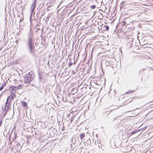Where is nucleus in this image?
I'll return each mask as SVG.
<instances>
[{
	"instance_id": "obj_22",
	"label": "nucleus",
	"mask_w": 153,
	"mask_h": 153,
	"mask_svg": "<svg viewBox=\"0 0 153 153\" xmlns=\"http://www.w3.org/2000/svg\"><path fill=\"white\" fill-rule=\"evenodd\" d=\"M14 136L12 138V139L13 140H14L16 139V138L17 137V134L16 133V132H15L14 133Z\"/></svg>"
},
{
	"instance_id": "obj_12",
	"label": "nucleus",
	"mask_w": 153,
	"mask_h": 153,
	"mask_svg": "<svg viewBox=\"0 0 153 153\" xmlns=\"http://www.w3.org/2000/svg\"><path fill=\"white\" fill-rule=\"evenodd\" d=\"M145 128V127L143 128H141L137 130H135L134 131H132L130 134V136H131V135H132L133 134H134L139 132L141 131L143 129H144V128Z\"/></svg>"
},
{
	"instance_id": "obj_50",
	"label": "nucleus",
	"mask_w": 153,
	"mask_h": 153,
	"mask_svg": "<svg viewBox=\"0 0 153 153\" xmlns=\"http://www.w3.org/2000/svg\"><path fill=\"white\" fill-rule=\"evenodd\" d=\"M6 18H5V20L6 21V22H7V20H6Z\"/></svg>"
},
{
	"instance_id": "obj_56",
	"label": "nucleus",
	"mask_w": 153,
	"mask_h": 153,
	"mask_svg": "<svg viewBox=\"0 0 153 153\" xmlns=\"http://www.w3.org/2000/svg\"><path fill=\"white\" fill-rule=\"evenodd\" d=\"M17 93L19 94V93L18 92V91H17Z\"/></svg>"
},
{
	"instance_id": "obj_7",
	"label": "nucleus",
	"mask_w": 153,
	"mask_h": 153,
	"mask_svg": "<svg viewBox=\"0 0 153 153\" xmlns=\"http://www.w3.org/2000/svg\"><path fill=\"white\" fill-rule=\"evenodd\" d=\"M57 130L55 128H53L51 131L50 132V135L52 137L55 135H57Z\"/></svg>"
},
{
	"instance_id": "obj_47",
	"label": "nucleus",
	"mask_w": 153,
	"mask_h": 153,
	"mask_svg": "<svg viewBox=\"0 0 153 153\" xmlns=\"http://www.w3.org/2000/svg\"><path fill=\"white\" fill-rule=\"evenodd\" d=\"M80 65V64H79L78 65V66H77V68H78V66H79V65Z\"/></svg>"
},
{
	"instance_id": "obj_35",
	"label": "nucleus",
	"mask_w": 153,
	"mask_h": 153,
	"mask_svg": "<svg viewBox=\"0 0 153 153\" xmlns=\"http://www.w3.org/2000/svg\"><path fill=\"white\" fill-rule=\"evenodd\" d=\"M21 32V31H19V32H18V33H17L16 34H17L18 35H19V33H20V32Z\"/></svg>"
},
{
	"instance_id": "obj_33",
	"label": "nucleus",
	"mask_w": 153,
	"mask_h": 153,
	"mask_svg": "<svg viewBox=\"0 0 153 153\" xmlns=\"http://www.w3.org/2000/svg\"><path fill=\"white\" fill-rule=\"evenodd\" d=\"M74 139V137L72 138L71 140V142H72V144H74V142H73V139Z\"/></svg>"
},
{
	"instance_id": "obj_25",
	"label": "nucleus",
	"mask_w": 153,
	"mask_h": 153,
	"mask_svg": "<svg viewBox=\"0 0 153 153\" xmlns=\"http://www.w3.org/2000/svg\"><path fill=\"white\" fill-rule=\"evenodd\" d=\"M134 90H129L127 92H126L125 93V94H128V93H132L134 92Z\"/></svg>"
},
{
	"instance_id": "obj_43",
	"label": "nucleus",
	"mask_w": 153,
	"mask_h": 153,
	"mask_svg": "<svg viewBox=\"0 0 153 153\" xmlns=\"http://www.w3.org/2000/svg\"><path fill=\"white\" fill-rule=\"evenodd\" d=\"M112 110H111L110 112H109L108 113V114H107V116L110 113V112H111V111Z\"/></svg>"
},
{
	"instance_id": "obj_45",
	"label": "nucleus",
	"mask_w": 153,
	"mask_h": 153,
	"mask_svg": "<svg viewBox=\"0 0 153 153\" xmlns=\"http://www.w3.org/2000/svg\"><path fill=\"white\" fill-rule=\"evenodd\" d=\"M124 105H125L126 104V102H124Z\"/></svg>"
},
{
	"instance_id": "obj_38",
	"label": "nucleus",
	"mask_w": 153,
	"mask_h": 153,
	"mask_svg": "<svg viewBox=\"0 0 153 153\" xmlns=\"http://www.w3.org/2000/svg\"><path fill=\"white\" fill-rule=\"evenodd\" d=\"M96 13V11L94 12H93L94 15H95Z\"/></svg>"
},
{
	"instance_id": "obj_9",
	"label": "nucleus",
	"mask_w": 153,
	"mask_h": 153,
	"mask_svg": "<svg viewBox=\"0 0 153 153\" xmlns=\"http://www.w3.org/2000/svg\"><path fill=\"white\" fill-rule=\"evenodd\" d=\"M76 61H75V57L74 56L73 59H70V61L68 63L69 67H70L71 65L73 64H75L76 63Z\"/></svg>"
},
{
	"instance_id": "obj_61",
	"label": "nucleus",
	"mask_w": 153,
	"mask_h": 153,
	"mask_svg": "<svg viewBox=\"0 0 153 153\" xmlns=\"http://www.w3.org/2000/svg\"><path fill=\"white\" fill-rule=\"evenodd\" d=\"M35 0V1H36V0Z\"/></svg>"
},
{
	"instance_id": "obj_20",
	"label": "nucleus",
	"mask_w": 153,
	"mask_h": 153,
	"mask_svg": "<svg viewBox=\"0 0 153 153\" xmlns=\"http://www.w3.org/2000/svg\"><path fill=\"white\" fill-rule=\"evenodd\" d=\"M24 85L23 84H21L20 85H19L17 87V88L18 89H21L23 88L22 87Z\"/></svg>"
},
{
	"instance_id": "obj_11",
	"label": "nucleus",
	"mask_w": 153,
	"mask_h": 153,
	"mask_svg": "<svg viewBox=\"0 0 153 153\" xmlns=\"http://www.w3.org/2000/svg\"><path fill=\"white\" fill-rule=\"evenodd\" d=\"M39 16L42 17L43 16L45 13V8L42 9H39Z\"/></svg>"
},
{
	"instance_id": "obj_37",
	"label": "nucleus",
	"mask_w": 153,
	"mask_h": 153,
	"mask_svg": "<svg viewBox=\"0 0 153 153\" xmlns=\"http://www.w3.org/2000/svg\"><path fill=\"white\" fill-rule=\"evenodd\" d=\"M4 93V91H3L1 92V94L0 95V97L2 96V94Z\"/></svg>"
},
{
	"instance_id": "obj_36",
	"label": "nucleus",
	"mask_w": 153,
	"mask_h": 153,
	"mask_svg": "<svg viewBox=\"0 0 153 153\" xmlns=\"http://www.w3.org/2000/svg\"><path fill=\"white\" fill-rule=\"evenodd\" d=\"M9 88H8V89H7V88H6L5 89V90H4V91H7V90H9Z\"/></svg>"
},
{
	"instance_id": "obj_10",
	"label": "nucleus",
	"mask_w": 153,
	"mask_h": 153,
	"mask_svg": "<svg viewBox=\"0 0 153 153\" xmlns=\"http://www.w3.org/2000/svg\"><path fill=\"white\" fill-rule=\"evenodd\" d=\"M85 136V134L84 133H82L80 135V138L78 140V144H79L80 145L82 142V140L84 137Z\"/></svg>"
},
{
	"instance_id": "obj_40",
	"label": "nucleus",
	"mask_w": 153,
	"mask_h": 153,
	"mask_svg": "<svg viewBox=\"0 0 153 153\" xmlns=\"http://www.w3.org/2000/svg\"><path fill=\"white\" fill-rule=\"evenodd\" d=\"M94 83L97 85H98L97 82H94Z\"/></svg>"
},
{
	"instance_id": "obj_29",
	"label": "nucleus",
	"mask_w": 153,
	"mask_h": 153,
	"mask_svg": "<svg viewBox=\"0 0 153 153\" xmlns=\"http://www.w3.org/2000/svg\"><path fill=\"white\" fill-rule=\"evenodd\" d=\"M96 6L95 5H92L91 6V8L92 9H94L96 8Z\"/></svg>"
},
{
	"instance_id": "obj_18",
	"label": "nucleus",
	"mask_w": 153,
	"mask_h": 153,
	"mask_svg": "<svg viewBox=\"0 0 153 153\" xmlns=\"http://www.w3.org/2000/svg\"><path fill=\"white\" fill-rule=\"evenodd\" d=\"M44 6V4H43V3H40V4H39L38 5V8H39V9H42V8H43V7Z\"/></svg>"
},
{
	"instance_id": "obj_46",
	"label": "nucleus",
	"mask_w": 153,
	"mask_h": 153,
	"mask_svg": "<svg viewBox=\"0 0 153 153\" xmlns=\"http://www.w3.org/2000/svg\"><path fill=\"white\" fill-rule=\"evenodd\" d=\"M119 117V116H117L115 118H116V119H117V117Z\"/></svg>"
},
{
	"instance_id": "obj_23",
	"label": "nucleus",
	"mask_w": 153,
	"mask_h": 153,
	"mask_svg": "<svg viewBox=\"0 0 153 153\" xmlns=\"http://www.w3.org/2000/svg\"><path fill=\"white\" fill-rule=\"evenodd\" d=\"M10 95H11V97H10V102H11V100H13L14 98L16 97V96L15 95V94H12V95L10 94Z\"/></svg>"
},
{
	"instance_id": "obj_44",
	"label": "nucleus",
	"mask_w": 153,
	"mask_h": 153,
	"mask_svg": "<svg viewBox=\"0 0 153 153\" xmlns=\"http://www.w3.org/2000/svg\"><path fill=\"white\" fill-rule=\"evenodd\" d=\"M115 120H116L115 117L113 119V121H114Z\"/></svg>"
},
{
	"instance_id": "obj_27",
	"label": "nucleus",
	"mask_w": 153,
	"mask_h": 153,
	"mask_svg": "<svg viewBox=\"0 0 153 153\" xmlns=\"http://www.w3.org/2000/svg\"><path fill=\"white\" fill-rule=\"evenodd\" d=\"M36 5H31L30 7L35 10Z\"/></svg>"
},
{
	"instance_id": "obj_2",
	"label": "nucleus",
	"mask_w": 153,
	"mask_h": 153,
	"mask_svg": "<svg viewBox=\"0 0 153 153\" xmlns=\"http://www.w3.org/2000/svg\"><path fill=\"white\" fill-rule=\"evenodd\" d=\"M38 74V82L36 83V85H40L41 83H45L48 82V79L45 76H44V72L41 71L39 69L37 70Z\"/></svg>"
},
{
	"instance_id": "obj_31",
	"label": "nucleus",
	"mask_w": 153,
	"mask_h": 153,
	"mask_svg": "<svg viewBox=\"0 0 153 153\" xmlns=\"http://www.w3.org/2000/svg\"><path fill=\"white\" fill-rule=\"evenodd\" d=\"M36 29H37L38 30H39L40 29V28L39 27V25H36Z\"/></svg>"
},
{
	"instance_id": "obj_13",
	"label": "nucleus",
	"mask_w": 153,
	"mask_h": 153,
	"mask_svg": "<svg viewBox=\"0 0 153 153\" xmlns=\"http://www.w3.org/2000/svg\"><path fill=\"white\" fill-rule=\"evenodd\" d=\"M92 141L93 142V139L92 137H91V138H89L88 140L87 139L86 141H85V142L87 144V145H91ZM85 142H84V143Z\"/></svg>"
},
{
	"instance_id": "obj_51",
	"label": "nucleus",
	"mask_w": 153,
	"mask_h": 153,
	"mask_svg": "<svg viewBox=\"0 0 153 153\" xmlns=\"http://www.w3.org/2000/svg\"><path fill=\"white\" fill-rule=\"evenodd\" d=\"M152 101H153V100L151 102H152Z\"/></svg>"
},
{
	"instance_id": "obj_34",
	"label": "nucleus",
	"mask_w": 153,
	"mask_h": 153,
	"mask_svg": "<svg viewBox=\"0 0 153 153\" xmlns=\"http://www.w3.org/2000/svg\"><path fill=\"white\" fill-rule=\"evenodd\" d=\"M76 146H75L73 148V149H72V150H76Z\"/></svg>"
},
{
	"instance_id": "obj_17",
	"label": "nucleus",
	"mask_w": 153,
	"mask_h": 153,
	"mask_svg": "<svg viewBox=\"0 0 153 153\" xmlns=\"http://www.w3.org/2000/svg\"><path fill=\"white\" fill-rule=\"evenodd\" d=\"M6 85V82H4V83L0 87V91H2L3 89L5 87Z\"/></svg>"
},
{
	"instance_id": "obj_1",
	"label": "nucleus",
	"mask_w": 153,
	"mask_h": 153,
	"mask_svg": "<svg viewBox=\"0 0 153 153\" xmlns=\"http://www.w3.org/2000/svg\"><path fill=\"white\" fill-rule=\"evenodd\" d=\"M35 39L34 38V33L32 31L31 26L28 33V37L26 40L27 48L29 53L32 56L35 55Z\"/></svg>"
},
{
	"instance_id": "obj_55",
	"label": "nucleus",
	"mask_w": 153,
	"mask_h": 153,
	"mask_svg": "<svg viewBox=\"0 0 153 153\" xmlns=\"http://www.w3.org/2000/svg\"><path fill=\"white\" fill-rule=\"evenodd\" d=\"M138 134L137 135V136H139V134Z\"/></svg>"
},
{
	"instance_id": "obj_14",
	"label": "nucleus",
	"mask_w": 153,
	"mask_h": 153,
	"mask_svg": "<svg viewBox=\"0 0 153 153\" xmlns=\"http://www.w3.org/2000/svg\"><path fill=\"white\" fill-rule=\"evenodd\" d=\"M133 29H134V27L133 26L130 27H128L126 31H127L128 32H130L131 31L133 30Z\"/></svg>"
},
{
	"instance_id": "obj_16",
	"label": "nucleus",
	"mask_w": 153,
	"mask_h": 153,
	"mask_svg": "<svg viewBox=\"0 0 153 153\" xmlns=\"http://www.w3.org/2000/svg\"><path fill=\"white\" fill-rule=\"evenodd\" d=\"M21 102L22 105L23 107H25L27 106V103L26 102L24 101H22Z\"/></svg>"
},
{
	"instance_id": "obj_41",
	"label": "nucleus",
	"mask_w": 153,
	"mask_h": 153,
	"mask_svg": "<svg viewBox=\"0 0 153 153\" xmlns=\"http://www.w3.org/2000/svg\"><path fill=\"white\" fill-rule=\"evenodd\" d=\"M125 26H125V25H123V26H122V28H125Z\"/></svg>"
},
{
	"instance_id": "obj_42",
	"label": "nucleus",
	"mask_w": 153,
	"mask_h": 153,
	"mask_svg": "<svg viewBox=\"0 0 153 153\" xmlns=\"http://www.w3.org/2000/svg\"><path fill=\"white\" fill-rule=\"evenodd\" d=\"M36 17H37L36 19V18H35V19H35L36 20H37L39 19H37V16Z\"/></svg>"
},
{
	"instance_id": "obj_52",
	"label": "nucleus",
	"mask_w": 153,
	"mask_h": 153,
	"mask_svg": "<svg viewBox=\"0 0 153 153\" xmlns=\"http://www.w3.org/2000/svg\"><path fill=\"white\" fill-rule=\"evenodd\" d=\"M99 10H101V9H100Z\"/></svg>"
},
{
	"instance_id": "obj_24",
	"label": "nucleus",
	"mask_w": 153,
	"mask_h": 153,
	"mask_svg": "<svg viewBox=\"0 0 153 153\" xmlns=\"http://www.w3.org/2000/svg\"><path fill=\"white\" fill-rule=\"evenodd\" d=\"M39 10L38 11L36 14V17H35L34 18H36V17L37 16V19L39 18Z\"/></svg>"
},
{
	"instance_id": "obj_54",
	"label": "nucleus",
	"mask_w": 153,
	"mask_h": 153,
	"mask_svg": "<svg viewBox=\"0 0 153 153\" xmlns=\"http://www.w3.org/2000/svg\"><path fill=\"white\" fill-rule=\"evenodd\" d=\"M118 108H119V107H118L117 108H116V109Z\"/></svg>"
},
{
	"instance_id": "obj_3",
	"label": "nucleus",
	"mask_w": 153,
	"mask_h": 153,
	"mask_svg": "<svg viewBox=\"0 0 153 153\" xmlns=\"http://www.w3.org/2000/svg\"><path fill=\"white\" fill-rule=\"evenodd\" d=\"M35 76L34 72L32 71H30L24 76V83L26 84H29L33 80Z\"/></svg>"
},
{
	"instance_id": "obj_60",
	"label": "nucleus",
	"mask_w": 153,
	"mask_h": 153,
	"mask_svg": "<svg viewBox=\"0 0 153 153\" xmlns=\"http://www.w3.org/2000/svg\"><path fill=\"white\" fill-rule=\"evenodd\" d=\"M35 17H36V15H35Z\"/></svg>"
},
{
	"instance_id": "obj_58",
	"label": "nucleus",
	"mask_w": 153,
	"mask_h": 153,
	"mask_svg": "<svg viewBox=\"0 0 153 153\" xmlns=\"http://www.w3.org/2000/svg\"><path fill=\"white\" fill-rule=\"evenodd\" d=\"M91 87H89V88L91 89Z\"/></svg>"
},
{
	"instance_id": "obj_57",
	"label": "nucleus",
	"mask_w": 153,
	"mask_h": 153,
	"mask_svg": "<svg viewBox=\"0 0 153 153\" xmlns=\"http://www.w3.org/2000/svg\"><path fill=\"white\" fill-rule=\"evenodd\" d=\"M152 68V70L153 71V68Z\"/></svg>"
},
{
	"instance_id": "obj_19",
	"label": "nucleus",
	"mask_w": 153,
	"mask_h": 153,
	"mask_svg": "<svg viewBox=\"0 0 153 153\" xmlns=\"http://www.w3.org/2000/svg\"><path fill=\"white\" fill-rule=\"evenodd\" d=\"M79 139V137H76V136L75 138V142H74V144L76 143H77L78 144V140Z\"/></svg>"
},
{
	"instance_id": "obj_6",
	"label": "nucleus",
	"mask_w": 153,
	"mask_h": 153,
	"mask_svg": "<svg viewBox=\"0 0 153 153\" xmlns=\"http://www.w3.org/2000/svg\"><path fill=\"white\" fill-rule=\"evenodd\" d=\"M35 9H33L31 7H30V22L31 24L32 22V15H33V16L34 18H35V12L34 11Z\"/></svg>"
},
{
	"instance_id": "obj_26",
	"label": "nucleus",
	"mask_w": 153,
	"mask_h": 153,
	"mask_svg": "<svg viewBox=\"0 0 153 153\" xmlns=\"http://www.w3.org/2000/svg\"><path fill=\"white\" fill-rule=\"evenodd\" d=\"M36 1L35 0H33L32 2L31 5H36Z\"/></svg>"
},
{
	"instance_id": "obj_28",
	"label": "nucleus",
	"mask_w": 153,
	"mask_h": 153,
	"mask_svg": "<svg viewBox=\"0 0 153 153\" xmlns=\"http://www.w3.org/2000/svg\"><path fill=\"white\" fill-rule=\"evenodd\" d=\"M10 97H11L10 95L8 96V97L7 98V101H6V103H8V102H8L9 99H10Z\"/></svg>"
},
{
	"instance_id": "obj_39",
	"label": "nucleus",
	"mask_w": 153,
	"mask_h": 153,
	"mask_svg": "<svg viewBox=\"0 0 153 153\" xmlns=\"http://www.w3.org/2000/svg\"><path fill=\"white\" fill-rule=\"evenodd\" d=\"M42 18V17H40V16H39V21H40L41 20V19Z\"/></svg>"
},
{
	"instance_id": "obj_21",
	"label": "nucleus",
	"mask_w": 153,
	"mask_h": 153,
	"mask_svg": "<svg viewBox=\"0 0 153 153\" xmlns=\"http://www.w3.org/2000/svg\"><path fill=\"white\" fill-rule=\"evenodd\" d=\"M6 106H7V103H5V105L4 106V108L3 106H2V110L4 112H5V113H6Z\"/></svg>"
},
{
	"instance_id": "obj_5",
	"label": "nucleus",
	"mask_w": 153,
	"mask_h": 153,
	"mask_svg": "<svg viewBox=\"0 0 153 153\" xmlns=\"http://www.w3.org/2000/svg\"><path fill=\"white\" fill-rule=\"evenodd\" d=\"M9 89H10L11 93L10 94H15L16 91L17 89V87L15 86L10 85Z\"/></svg>"
},
{
	"instance_id": "obj_15",
	"label": "nucleus",
	"mask_w": 153,
	"mask_h": 153,
	"mask_svg": "<svg viewBox=\"0 0 153 153\" xmlns=\"http://www.w3.org/2000/svg\"><path fill=\"white\" fill-rule=\"evenodd\" d=\"M10 102H8V103H7V106H6V112H7L9 110V107L10 106Z\"/></svg>"
},
{
	"instance_id": "obj_30",
	"label": "nucleus",
	"mask_w": 153,
	"mask_h": 153,
	"mask_svg": "<svg viewBox=\"0 0 153 153\" xmlns=\"http://www.w3.org/2000/svg\"><path fill=\"white\" fill-rule=\"evenodd\" d=\"M37 82H36L34 84H31V85L33 86L36 87L37 85H36V84H35Z\"/></svg>"
},
{
	"instance_id": "obj_32",
	"label": "nucleus",
	"mask_w": 153,
	"mask_h": 153,
	"mask_svg": "<svg viewBox=\"0 0 153 153\" xmlns=\"http://www.w3.org/2000/svg\"><path fill=\"white\" fill-rule=\"evenodd\" d=\"M23 19H24V18H23L21 17L20 19V20H19V23H20L21 21H23Z\"/></svg>"
},
{
	"instance_id": "obj_49",
	"label": "nucleus",
	"mask_w": 153,
	"mask_h": 153,
	"mask_svg": "<svg viewBox=\"0 0 153 153\" xmlns=\"http://www.w3.org/2000/svg\"><path fill=\"white\" fill-rule=\"evenodd\" d=\"M95 88H97V86H95Z\"/></svg>"
},
{
	"instance_id": "obj_59",
	"label": "nucleus",
	"mask_w": 153,
	"mask_h": 153,
	"mask_svg": "<svg viewBox=\"0 0 153 153\" xmlns=\"http://www.w3.org/2000/svg\"><path fill=\"white\" fill-rule=\"evenodd\" d=\"M126 27H125V29H126Z\"/></svg>"
},
{
	"instance_id": "obj_8",
	"label": "nucleus",
	"mask_w": 153,
	"mask_h": 153,
	"mask_svg": "<svg viewBox=\"0 0 153 153\" xmlns=\"http://www.w3.org/2000/svg\"><path fill=\"white\" fill-rule=\"evenodd\" d=\"M101 29L102 30V31H108L109 30V27L108 25H105L102 24L100 25Z\"/></svg>"
},
{
	"instance_id": "obj_4",
	"label": "nucleus",
	"mask_w": 153,
	"mask_h": 153,
	"mask_svg": "<svg viewBox=\"0 0 153 153\" xmlns=\"http://www.w3.org/2000/svg\"><path fill=\"white\" fill-rule=\"evenodd\" d=\"M120 142L119 138H117L114 140V141L111 142V145L112 146H113L114 148H117L120 145Z\"/></svg>"
},
{
	"instance_id": "obj_53",
	"label": "nucleus",
	"mask_w": 153,
	"mask_h": 153,
	"mask_svg": "<svg viewBox=\"0 0 153 153\" xmlns=\"http://www.w3.org/2000/svg\"><path fill=\"white\" fill-rule=\"evenodd\" d=\"M142 79H143V78H141V80H142Z\"/></svg>"
},
{
	"instance_id": "obj_48",
	"label": "nucleus",
	"mask_w": 153,
	"mask_h": 153,
	"mask_svg": "<svg viewBox=\"0 0 153 153\" xmlns=\"http://www.w3.org/2000/svg\"><path fill=\"white\" fill-rule=\"evenodd\" d=\"M141 70H140V71H139V73L140 74V72H141Z\"/></svg>"
}]
</instances>
